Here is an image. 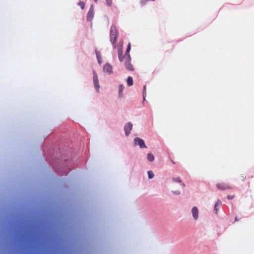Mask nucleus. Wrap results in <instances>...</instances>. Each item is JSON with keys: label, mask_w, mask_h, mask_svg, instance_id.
Listing matches in <instances>:
<instances>
[{"label": "nucleus", "mask_w": 254, "mask_h": 254, "mask_svg": "<svg viewBox=\"0 0 254 254\" xmlns=\"http://www.w3.org/2000/svg\"><path fill=\"white\" fill-rule=\"evenodd\" d=\"M131 61V57L129 55H128V57H127L126 59V61L125 62V65L127 69L129 71H132L134 70V68L133 65L130 63Z\"/></svg>", "instance_id": "nucleus-1"}, {"label": "nucleus", "mask_w": 254, "mask_h": 254, "mask_svg": "<svg viewBox=\"0 0 254 254\" xmlns=\"http://www.w3.org/2000/svg\"><path fill=\"white\" fill-rule=\"evenodd\" d=\"M134 144L135 145H138L140 148H147L144 141L143 139L139 137H136L134 139Z\"/></svg>", "instance_id": "nucleus-2"}, {"label": "nucleus", "mask_w": 254, "mask_h": 254, "mask_svg": "<svg viewBox=\"0 0 254 254\" xmlns=\"http://www.w3.org/2000/svg\"><path fill=\"white\" fill-rule=\"evenodd\" d=\"M132 124L128 122L124 127V130L126 136H128L132 128Z\"/></svg>", "instance_id": "nucleus-3"}, {"label": "nucleus", "mask_w": 254, "mask_h": 254, "mask_svg": "<svg viewBox=\"0 0 254 254\" xmlns=\"http://www.w3.org/2000/svg\"><path fill=\"white\" fill-rule=\"evenodd\" d=\"M118 36V33H111L110 34V41L112 42L114 48H116V42L117 40V37Z\"/></svg>", "instance_id": "nucleus-4"}, {"label": "nucleus", "mask_w": 254, "mask_h": 254, "mask_svg": "<svg viewBox=\"0 0 254 254\" xmlns=\"http://www.w3.org/2000/svg\"><path fill=\"white\" fill-rule=\"evenodd\" d=\"M216 187L218 188V189L222 190H230L231 189L230 186H229L228 184L225 183H219L217 184Z\"/></svg>", "instance_id": "nucleus-5"}, {"label": "nucleus", "mask_w": 254, "mask_h": 254, "mask_svg": "<svg viewBox=\"0 0 254 254\" xmlns=\"http://www.w3.org/2000/svg\"><path fill=\"white\" fill-rule=\"evenodd\" d=\"M94 6L91 5L90 9L87 15V20L88 21H91L94 17Z\"/></svg>", "instance_id": "nucleus-6"}, {"label": "nucleus", "mask_w": 254, "mask_h": 254, "mask_svg": "<svg viewBox=\"0 0 254 254\" xmlns=\"http://www.w3.org/2000/svg\"><path fill=\"white\" fill-rule=\"evenodd\" d=\"M93 82L96 90H99V84L98 79V75L95 71H93Z\"/></svg>", "instance_id": "nucleus-7"}, {"label": "nucleus", "mask_w": 254, "mask_h": 254, "mask_svg": "<svg viewBox=\"0 0 254 254\" xmlns=\"http://www.w3.org/2000/svg\"><path fill=\"white\" fill-rule=\"evenodd\" d=\"M191 212H192L193 218L195 220H196L198 217V210L197 208L195 206H194L192 208Z\"/></svg>", "instance_id": "nucleus-8"}, {"label": "nucleus", "mask_w": 254, "mask_h": 254, "mask_svg": "<svg viewBox=\"0 0 254 254\" xmlns=\"http://www.w3.org/2000/svg\"><path fill=\"white\" fill-rule=\"evenodd\" d=\"M104 72H106L108 73H112V67L110 64H106L103 67Z\"/></svg>", "instance_id": "nucleus-9"}, {"label": "nucleus", "mask_w": 254, "mask_h": 254, "mask_svg": "<svg viewBox=\"0 0 254 254\" xmlns=\"http://www.w3.org/2000/svg\"><path fill=\"white\" fill-rule=\"evenodd\" d=\"M118 58L121 62H123L124 57L123 56V51L122 48L118 49Z\"/></svg>", "instance_id": "nucleus-10"}, {"label": "nucleus", "mask_w": 254, "mask_h": 254, "mask_svg": "<svg viewBox=\"0 0 254 254\" xmlns=\"http://www.w3.org/2000/svg\"><path fill=\"white\" fill-rule=\"evenodd\" d=\"M173 180L174 182L179 183L180 186L182 188H183L185 186V185L182 182L180 178L178 177L176 178H173Z\"/></svg>", "instance_id": "nucleus-11"}, {"label": "nucleus", "mask_w": 254, "mask_h": 254, "mask_svg": "<svg viewBox=\"0 0 254 254\" xmlns=\"http://www.w3.org/2000/svg\"><path fill=\"white\" fill-rule=\"evenodd\" d=\"M127 84L128 86H130L133 85V79L131 76H128L127 78Z\"/></svg>", "instance_id": "nucleus-12"}, {"label": "nucleus", "mask_w": 254, "mask_h": 254, "mask_svg": "<svg viewBox=\"0 0 254 254\" xmlns=\"http://www.w3.org/2000/svg\"><path fill=\"white\" fill-rule=\"evenodd\" d=\"M124 89V86L123 85H120L119 86V96L120 97L123 96V91Z\"/></svg>", "instance_id": "nucleus-13"}, {"label": "nucleus", "mask_w": 254, "mask_h": 254, "mask_svg": "<svg viewBox=\"0 0 254 254\" xmlns=\"http://www.w3.org/2000/svg\"><path fill=\"white\" fill-rule=\"evenodd\" d=\"M147 158L148 161L152 162L154 159V155L151 153H148L147 156Z\"/></svg>", "instance_id": "nucleus-14"}, {"label": "nucleus", "mask_w": 254, "mask_h": 254, "mask_svg": "<svg viewBox=\"0 0 254 254\" xmlns=\"http://www.w3.org/2000/svg\"><path fill=\"white\" fill-rule=\"evenodd\" d=\"M130 48H131V44L130 43H129L128 44V45H127V50H126V53H125V55L127 57H128V55H129V52L130 50Z\"/></svg>", "instance_id": "nucleus-15"}, {"label": "nucleus", "mask_w": 254, "mask_h": 254, "mask_svg": "<svg viewBox=\"0 0 254 254\" xmlns=\"http://www.w3.org/2000/svg\"><path fill=\"white\" fill-rule=\"evenodd\" d=\"M147 174H148V178L149 179H152L154 177V174L151 171H149L147 172Z\"/></svg>", "instance_id": "nucleus-16"}, {"label": "nucleus", "mask_w": 254, "mask_h": 254, "mask_svg": "<svg viewBox=\"0 0 254 254\" xmlns=\"http://www.w3.org/2000/svg\"><path fill=\"white\" fill-rule=\"evenodd\" d=\"M78 4L80 7H81V8L82 9H83V8H84V5H85V4H84V3L83 1H80L78 2Z\"/></svg>", "instance_id": "nucleus-17"}, {"label": "nucleus", "mask_w": 254, "mask_h": 254, "mask_svg": "<svg viewBox=\"0 0 254 254\" xmlns=\"http://www.w3.org/2000/svg\"><path fill=\"white\" fill-rule=\"evenodd\" d=\"M221 204H222L221 201L219 199H218L217 201V202H216L215 205H216V206H220V205H221Z\"/></svg>", "instance_id": "nucleus-18"}, {"label": "nucleus", "mask_w": 254, "mask_h": 254, "mask_svg": "<svg viewBox=\"0 0 254 254\" xmlns=\"http://www.w3.org/2000/svg\"><path fill=\"white\" fill-rule=\"evenodd\" d=\"M106 3L109 6H111L112 4V0H106Z\"/></svg>", "instance_id": "nucleus-19"}, {"label": "nucleus", "mask_w": 254, "mask_h": 254, "mask_svg": "<svg viewBox=\"0 0 254 254\" xmlns=\"http://www.w3.org/2000/svg\"><path fill=\"white\" fill-rule=\"evenodd\" d=\"M235 197V195H227V198L228 199H232L233 198H234Z\"/></svg>", "instance_id": "nucleus-20"}, {"label": "nucleus", "mask_w": 254, "mask_h": 254, "mask_svg": "<svg viewBox=\"0 0 254 254\" xmlns=\"http://www.w3.org/2000/svg\"><path fill=\"white\" fill-rule=\"evenodd\" d=\"M173 192L175 194H180V191H173Z\"/></svg>", "instance_id": "nucleus-21"}, {"label": "nucleus", "mask_w": 254, "mask_h": 254, "mask_svg": "<svg viewBox=\"0 0 254 254\" xmlns=\"http://www.w3.org/2000/svg\"><path fill=\"white\" fill-rule=\"evenodd\" d=\"M217 206H216V205H215V206H214V211H215V213L217 214Z\"/></svg>", "instance_id": "nucleus-22"}, {"label": "nucleus", "mask_w": 254, "mask_h": 254, "mask_svg": "<svg viewBox=\"0 0 254 254\" xmlns=\"http://www.w3.org/2000/svg\"><path fill=\"white\" fill-rule=\"evenodd\" d=\"M145 88H146V86L144 85L143 87V97L144 98V92H145Z\"/></svg>", "instance_id": "nucleus-23"}, {"label": "nucleus", "mask_w": 254, "mask_h": 254, "mask_svg": "<svg viewBox=\"0 0 254 254\" xmlns=\"http://www.w3.org/2000/svg\"><path fill=\"white\" fill-rule=\"evenodd\" d=\"M238 220V219L237 217H235V221H237Z\"/></svg>", "instance_id": "nucleus-24"}, {"label": "nucleus", "mask_w": 254, "mask_h": 254, "mask_svg": "<svg viewBox=\"0 0 254 254\" xmlns=\"http://www.w3.org/2000/svg\"><path fill=\"white\" fill-rule=\"evenodd\" d=\"M96 55H97V58L99 59V56H98V55L97 53H96Z\"/></svg>", "instance_id": "nucleus-25"}, {"label": "nucleus", "mask_w": 254, "mask_h": 254, "mask_svg": "<svg viewBox=\"0 0 254 254\" xmlns=\"http://www.w3.org/2000/svg\"><path fill=\"white\" fill-rule=\"evenodd\" d=\"M171 161L173 163V164H175V163L174 162V161H173L172 160H171Z\"/></svg>", "instance_id": "nucleus-26"}, {"label": "nucleus", "mask_w": 254, "mask_h": 254, "mask_svg": "<svg viewBox=\"0 0 254 254\" xmlns=\"http://www.w3.org/2000/svg\"><path fill=\"white\" fill-rule=\"evenodd\" d=\"M95 2H97L98 0H94Z\"/></svg>", "instance_id": "nucleus-27"}]
</instances>
